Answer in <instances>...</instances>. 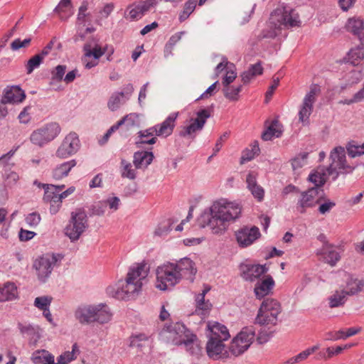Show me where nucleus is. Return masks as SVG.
Returning a JSON list of instances; mask_svg holds the SVG:
<instances>
[{"instance_id":"1","label":"nucleus","mask_w":364,"mask_h":364,"mask_svg":"<svg viewBox=\"0 0 364 364\" xmlns=\"http://www.w3.org/2000/svg\"><path fill=\"white\" fill-rule=\"evenodd\" d=\"M242 208L235 201L220 199L215 201L198 218V224L202 228H208L213 234L222 235L228 228L230 223L240 217Z\"/></svg>"},{"instance_id":"2","label":"nucleus","mask_w":364,"mask_h":364,"mask_svg":"<svg viewBox=\"0 0 364 364\" xmlns=\"http://www.w3.org/2000/svg\"><path fill=\"white\" fill-rule=\"evenodd\" d=\"M149 272V267L146 263H137L132 266L125 278L114 285H110L106 289L107 294L115 299L125 300L134 298L141 291L143 281L145 280Z\"/></svg>"},{"instance_id":"3","label":"nucleus","mask_w":364,"mask_h":364,"mask_svg":"<svg viewBox=\"0 0 364 364\" xmlns=\"http://www.w3.org/2000/svg\"><path fill=\"white\" fill-rule=\"evenodd\" d=\"M161 336L173 345L183 344L186 350L196 359L202 355V347L197 336L181 322L171 323L165 326Z\"/></svg>"},{"instance_id":"4","label":"nucleus","mask_w":364,"mask_h":364,"mask_svg":"<svg viewBox=\"0 0 364 364\" xmlns=\"http://www.w3.org/2000/svg\"><path fill=\"white\" fill-rule=\"evenodd\" d=\"M282 312L280 303L272 298L264 299L259 309L255 318V323L261 326L275 325L278 321V316Z\"/></svg>"},{"instance_id":"5","label":"nucleus","mask_w":364,"mask_h":364,"mask_svg":"<svg viewBox=\"0 0 364 364\" xmlns=\"http://www.w3.org/2000/svg\"><path fill=\"white\" fill-rule=\"evenodd\" d=\"M270 23L275 28L300 26L301 20L298 12L289 6L278 7L273 11L269 18Z\"/></svg>"},{"instance_id":"6","label":"nucleus","mask_w":364,"mask_h":364,"mask_svg":"<svg viewBox=\"0 0 364 364\" xmlns=\"http://www.w3.org/2000/svg\"><path fill=\"white\" fill-rule=\"evenodd\" d=\"M329 159L331 163L326 168L333 180L336 179L341 173L350 172L353 169L347 162L346 149L341 146H336L331 151Z\"/></svg>"},{"instance_id":"7","label":"nucleus","mask_w":364,"mask_h":364,"mask_svg":"<svg viewBox=\"0 0 364 364\" xmlns=\"http://www.w3.org/2000/svg\"><path fill=\"white\" fill-rule=\"evenodd\" d=\"M156 287L160 290H166L178 284L181 279L174 263L167 262L157 267Z\"/></svg>"},{"instance_id":"8","label":"nucleus","mask_w":364,"mask_h":364,"mask_svg":"<svg viewBox=\"0 0 364 364\" xmlns=\"http://www.w3.org/2000/svg\"><path fill=\"white\" fill-rule=\"evenodd\" d=\"M61 128L57 122L47 123L35 129L30 136L31 142L38 147H43L54 140L60 133Z\"/></svg>"},{"instance_id":"9","label":"nucleus","mask_w":364,"mask_h":364,"mask_svg":"<svg viewBox=\"0 0 364 364\" xmlns=\"http://www.w3.org/2000/svg\"><path fill=\"white\" fill-rule=\"evenodd\" d=\"M255 338V331L253 326L243 328L232 341L230 346V352L235 356L242 354L250 348Z\"/></svg>"},{"instance_id":"10","label":"nucleus","mask_w":364,"mask_h":364,"mask_svg":"<svg viewBox=\"0 0 364 364\" xmlns=\"http://www.w3.org/2000/svg\"><path fill=\"white\" fill-rule=\"evenodd\" d=\"M87 227V216L86 213L84 211L73 212L70 220L65 228V233L71 241H76Z\"/></svg>"},{"instance_id":"11","label":"nucleus","mask_w":364,"mask_h":364,"mask_svg":"<svg viewBox=\"0 0 364 364\" xmlns=\"http://www.w3.org/2000/svg\"><path fill=\"white\" fill-rule=\"evenodd\" d=\"M61 257L58 255L46 254L36 259L33 262L38 279L45 282L50 276L54 267Z\"/></svg>"},{"instance_id":"12","label":"nucleus","mask_w":364,"mask_h":364,"mask_svg":"<svg viewBox=\"0 0 364 364\" xmlns=\"http://www.w3.org/2000/svg\"><path fill=\"white\" fill-rule=\"evenodd\" d=\"M323 191L318 188H311L301 192L297 202V208L301 213H304L306 208H312L321 203L323 199Z\"/></svg>"},{"instance_id":"13","label":"nucleus","mask_w":364,"mask_h":364,"mask_svg":"<svg viewBox=\"0 0 364 364\" xmlns=\"http://www.w3.org/2000/svg\"><path fill=\"white\" fill-rule=\"evenodd\" d=\"M80 143L78 136L75 132H70L62 141L55 151V156L59 159H66L75 154L80 149Z\"/></svg>"},{"instance_id":"14","label":"nucleus","mask_w":364,"mask_h":364,"mask_svg":"<svg viewBox=\"0 0 364 364\" xmlns=\"http://www.w3.org/2000/svg\"><path fill=\"white\" fill-rule=\"evenodd\" d=\"M343 250L340 246H335L329 243H325L321 248L317 250L316 255L320 256V259L329 264L331 267L336 265L341 258Z\"/></svg>"},{"instance_id":"15","label":"nucleus","mask_w":364,"mask_h":364,"mask_svg":"<svg viewBox=\"0 0 364 364\" xmlns=\"http://www.w3.org/2000/svg\"><path fill=\"white\" fill-rule=\"evenodd\" d=\"M210 117V111L207 109H203L198 111L195 119H191L190 124L184 126L181 131L180 135L182 136H192L196 132L201 130L206 120Z\"/></svg>"},{"instance_id":"16","label":"nucleus","mask_w":364,"mask_h":364,"mask_svg":"<svg viewBox=\"0 0 364 364\" xmlns=\"http://www.w3.org/2000/svg\"><path fill=\"white\" fill-rule=\"evenodd\" d=\"M261 234L256 226L243 227L235 232L236 240L240 247H247L253 244Z\"/></svg>"},{"instance_id":"17","label":"nucleus","mask_w":364,"mask_h":364,"mask_svg":"<svg viewBox=\"0 0 364 364\" xmlns=\"http://www.w3.org/2000/svg\"><path fill=\"white\" fill-rule=\"evenodd\" d=\"M180 279H186L193 281L194 276L197 272L195 263L189 258L184 257L176 263H174Z\"/></svg>"},{"instance_id":"18","label":"nucleus","mask_w":364,"mask_h":364,"mask_svg":"<svg viewBox=\"0 0 364 364\" xmlns=\"http://www.w3.org/2000/svg\"><path fill=\"white\" fill-rule=\"evenodd\" d=\"M225 341L209 338L206 344V352L209 358L218 360L228 356V351L223 343Z\"/></svg>"},{"instance_id":"19","label":"nucleus","mask_w":364,"mask_h":364,"mask_svg":"<svg viewBox=\"0 0 364 364\" xmlns=\"http://www.w3.org/2000/svg\"><path fill=\"white\" fill-rule=\"evenodd\" d=\"M178 112H173L161 124L154 126L156 128V136L167 137L170 136L175 127Z\"/></svg>"},{"instance_id":"20","label":"nucleus","mask_w":364,"mask_h":364,"mask_svg":"<svg viewBox=\"0 0 364 364\" xmlns=\"http://www.w3.org/2000/svg\"><path fill=\"white\" fill-rule=\"evenodd\" d=\"M209 338L228 340L230 333L227 327L217 321H208L207 323Z\"/></svg>"},{"instance_id":"21","label":"nucleus","mask_w":364,"mask_h":364,"mask_svg":"<svg viewBox=\"0 0 364 364\" xmlns=\"http://www.w3.org/2000/svg\"><path fill=\"white\" fill-rule=\"evenodd\" d=\"M25 97L23 90L18 86H12L4 90L1 102L3 104L18 103L23 102Z\"/></svg>"},{"instance_id":"22","label":"nucleus","mask_w":364,"mask_h":364,"mask_svg":"<svg viewBox=\"0 0 364 364\" xmlns=\"http://www.w3.org/2000/svg\"><path fill=\"white\" fill-rule=\"evenodd\" d=\"M267 269L261 264H245L242 267V275L247 281L253 282L266 273Z\"/></svg>"},{"instance_id":"23","label":"nucleus","mask_w":364,"mask_h":364,"mask_svg":"<svg viewBox=\"0 0 364 364\" xmlns=\"http://www.w3.org/2000/svg\"><path fill=\"white\" fill-rule=\"evenodd\" d=\"M246 183L247 188L251 192L253 197L258 202L262 201L264 197V190L257 183V175L254 172L248 173L246 178Z\"/></svg>"},{"instance_id":"24","label":"nucleus","mask_w":364,"mask_h":364,"mask_svg":"<svg viewBox=\"0 0 364 364\" xmlns=\"http://www.w3.org/2000/svg\"><path fill=\"white\" fill-rule=\"evenodd\" d=\"M210 291L209 287H206L203 290L202 293L198 294L196 296V314L200 316H205L209 314L212 308V304L209 300L205 299V294Z\"/></svg>"},{"instance_id":"25","label":"nucleus","mask_w":364,"mask_h":364,"mask_svg":"<svg viewBox=\"0 0 364 364\" xmlns=\"http://www.w3.org/2000/svg\"><path fill=\"white\" fill-rule=\"evenodd\" d=\"M274 286V281L271 276L266 277L264 279L258 281L255 287V294L257 299H261L268 295Z\"/></svg>"},{"instance_id":"26","label":"nucleus","mask_w":364,"mask_h":364,"mask_svg":"<svg viewBox=\"0 0 364 364\" xmlns=\"http://www.w3.org/2000/svg\"><path fill=\"white\" fill-rule=\"evenodd\" d=\"M95 305H87L78 307L75 312L76 319L82 324L94 322Z\"/></svg>"},{"instance_id":"27","label":"nucleus","mask_w":364,"mask_h":364,"mask_svg":"<svg viewBox=\"0 0 364 364\" xmlns=\"http://www.w3.org/2000/svg\"><path fill=\"white\" fill-rule=\"evenodd\" d=\"M364 282L353 275L346 274V286L342 288L348 294L353 296L361 291Z\"/></svg>"},{"instance_id":"28","label":"nucleus","mask_w":364,"mask_h":364,"mask_svg":"<svg viewBox=\"0 0 364 364\" xmlns=\"http://www.w3.org/2000/svg\"><path fill=\"white\" fill-rule=\"evenodd\" d=\"M331 176L328 169L323 166L318 167L314 172L309 176V180L313 183L316 187H321Z\"/></svg>"},{"instance_id":"29","label":"nucleus","mask_w":364,"mask_h":364,"mask_svg":"<svg viewBox=\"0 0 364 364\" xmlns=\"http://www.w3.org/2000/svg\"><path fill=\"white\" fill-rule=\"evenodd\" d=\"M76 164V161L73 159L57 165L52 171V177L55 180L64 178L68 176L70 171Z\"/></svg>"},{"instance_id":"30","label":"nucleus","mask_w":364,"mask_h":364,"mask_svg":"<svg viewBox=\"0 0 364 364\" xmlns=\"http://www.w3.org/2000/svg\"><path fill=\"white\" fill-rule=\"evenodd\" d=\"M283 127L278 119H273L267 127V129L263 132L262 137L264 141L272 140L274 137H279L283 132Z\"/></svg>"},{"instance_id":"31","label":"nucleus","mask_w":364,"mask_h":364,"mask_svg":"<svg viewBox=\"0 0 364 364\" xmlns=\"http://www.w3.org/2000/svg\"><path fill=\"white\" fill-rule=\"evenodd\" d=\"M42 186L45 189V193L43 196L45 201L49 202L50 203H60V200H58V197L60 192L65 188L64 185L55 186L52 184H43Z\"/></svg>"},{"instance_id":"32","label":"nucleus","mask_w":364,"mask_h":364,"mask_svg":"<svg viewBox=\"0 0 364 364\" xmlns=\"http://www.w3.org/2000/svg\"><path fill=\"white\" fill-rule=\"evenodd\" d=\"M94 322L106 323L109 322L112 316L109 308L105 304L95 305Z\"/></svg>"},{"instance_id":"33","label":"nucleus","mask_w":364,"mask_h":364,"mask_svg":"<svg viewBox=\"0 0 364 364\" xmlns=\"http://www.w3.org/2000/svg\"><path fill=\"white\" fill-rule=\"evenodd\" d=\"M34 364H54L55 357L46 350H35L31 357Z\"/></svg>"},{"instance_id":"34","label":"nucleus","mask_w":364,"mask_h":364,"mask_svg":"<svg viewBox=\"0 0 364 364\" xmlns=\"http://www.w3.org/2000/svg\"><path fill=\"white\" fill-rule=\"evenodd\" d=\"M154 155L149 151H138L134 155V166L136 168H146L153 161Z\"/></svg>"},{"instance_id":"35","label":"nucleus","mask_w":364,"mask_h":364,"mask_svg":"<svg viewBox=\"0 0 364 364\" xmlns=\"http://www.w3.org/2000/svg\"><path fill=\"white\" fill-rule=\"evenodd\" d=\"M17 288L14 283L7 282L0 285V302L12 300L17 297Z\"/></svg>"},{"instance_id":"36","label":"nucleus","mask_w":364,"mask_h":364,"mask_svg":"<svg viewBox=\"0 0 364 364\" xmlns=\"http://www.w3.org/2000/svg\"><path fill=\"white\" fill-rule=\"evenodd\" d=\"M139 140L136 144H154L156 142V128L149 127L145 130H141L139 133Z\"/></svg>"},{"instance_id":"37","label":"nucleus","mask_w":364,"mask_h":364,"mask_svg":"<svg viewBox=\"0 0 364 364\" xmlns=\"http://www.w3.org/2000/svg\"><path fill=\"white\" fill-rule=\"evenodd\" d=\"M346 27L348 31L360 38L364 29V21L360 17H353L348 20Z\"/></svg>"},{"instance_id":"38","label":"nucleus","mask_w":364,"mask_h":364,"mask_svg":"<svg viewBox=\"0 0 364 364\" xmlns=\"http://www.w3.org/2000/svg\"><path fill=\"white\" fill-rule=\"evenodd\" d=\"M348 296V294L343 289L335 291L328 298L329 306L335 308L343 305L347 300Z\"/></svg>"},{"instance_id":"39","label":"nucleus","mask_w":364,"mask_h":364,"mask_svg":"<svg viewBox=\"0 0 364 364\" xmlns=\"http://www.w3.org/2000/svg\"><path fill=\"white\" fill-rule=\"evenodd\" d=\"M71 0H61L55 7L54 11L61 19H67L73 14Z\"/></svg>"},{"instance_id":"40","label":"nucleus","mask_w":364,"mask_h":364,"mask_svg":"<svg viewBox=\"0 0 364 364\" xmlns=\"http://www.w3.org/2000/svg\"><path fill=\"white\" fill-rule=\"evenodd\" d=\"M17 327L21 334L23 336L29 337H33L36 336L37 337H39L41 328L38 326H34L26 322H19L18 323Z\"/></svg>"},{"instance_id":"41","label":"nucleus","mask_w":364,"mask_h":364,"mask_svg":"<svg viewBox=\"0 0 364 364\" xmlns=\"http://www.w3.org/2000/svg\"><path fill=\"white\" fill-rule=\"evenodd\" d=\"M149 335L144 333L133 334L129 338V346L141 348L149 344Z\"/></svg>"},{"instance_id":"42","label":"nucleus","mask_w":364,"mask_h":364,"mask_svg":"<svg viewBox=\"0 0 364 364\" xmlns=\"http://www.w3.org/2000/svg\"><path fill=\"white\" fill-rule=\"evenodd\" d=\"M320 348L319 345H315L311 348H306V350L301 351L296 355L290 358L287 360V364H297L305 360H306L309 355L313 354Z\"/></svg>"},{"instance_id":"43","label":"nucleus","mask_w":364,"mask_h":364,"mask_svg":"<svg viewBox=\"0 0 364 364\" xmlns=\"http://www.w3.org/2000/svg\"><path fill=\"white\" fill-rule=\"evenodd\" d=\"M79 353V348L76 343L72 346L71 351H66L61 354L57 358V363L54 362V364H68L71 361L74 360L77 358V355Z\"/></svg>"},{"instance_id":"44","label":"nucleus","mask_w":364,"mask_h":364,"mask_svg":"<svg viewBox=\"0 0 364 364\" xmlns=\"http://www.w3.org/2000/svg\"><path fill=\"white\" fill-rule=\"evenodd\" d=\"M91 14L88 12V2L84 1L78 10L77 23L84 26L86 22L91 21Z\"/></svg>"},{"instance_id":"45","label":"nucleus","mask_w":364,"mask_h":364,"mask_svg":"<svg viewBox=\"0 0 364 364\" xmlns=\"http://www.w3.org/2000/svg\"><path fill=\"white\" fill-rule=\"evenodd\" d=\"M348 156L355 158L364 155V144H358L355 141L348 142L346 147Z\"/></svg>"},{"instance_id":"46","label":"nucleus","mask_w":364,"mask_h":364,"mask_svg":"<svg viewBox=\"0 0 364 364\" xmlns=\"http://www.w3.org/2000/svg\"><path fill=\"white\" fill-rule=\"evenodd\" d=\"M130 162L122 159L121 161V175L123 178L134 180L136 178V168Z\"/></svg>"},{"instance_id":"47","label":"nucleus","mask_w":364,"mask_h":364,"mask_svg":"<svg viewBox=\"0 0 364 364\" xmlns=\"http://www.w3.org/2000/svg\"><path fill=\"white\" fill-rule=\"evenodd\" d=\"M320 92L321 88L318 85H311L309 92L305 95L302 102L314 107V104Z\"/></svg>"},{"instance_id":"48","label":"nucleus","mask_w":364,"mask_h":364,"mask_svg":"<svg viewBox=\"0 0 364 364\" xmlns=\"http://www.w3.org/2000/svg\"><path fill=\"white\" fill-rule=\"evenodd\" d=\"M363 58L364 51L360 47L351 49L348 53V60L353 65H358Z\"/></svg>"},{"instance_id":"49","label":"nucleus","mask_w":364,"mask_h":364,"mask_svg":"<svg viewBox=\"0 0 364 364\" xmlns=\"http://www.w3.org/2000/svg\"><path fill=\"white\" fill-rule=\"evenodd\" d=\"M259 144L257 141H255L250 145V149H246L243 152L241 157L242 163L245 161H251L259 153Z\"/></svg>"},{"instance_id":"50","label":"nucleus","mask_w":364,"mask_h":364,"mask_svg":"<svg viewBox=\"0 0 364 364\" xmlns=\"http://www.w3.org/2000/svg\"><path fill=\"white\" fill-rule=\"evenodd\" d=\"M363 73L361 71L353 70L350 72L347 77V82L341 86V90H343L348 86L358 83L363 78Z\"/></svg>"},{"instance_id":"51","label":"nucleus","mask_w":364,"mask_h":364,"mask_svg":"<svg viewBox=\"0 0 364 364\" xmlns=\"http://www.w3.org/2000/svg\"><path fill=\"white\" fill-rule=\"evenodd\" d=\"M197 4V0H188L183 6V11L179 15V21L181 22L186 20L189 16L193 12Z\"/></svg>"},{"instance_id":"52","label":"nucleus","mask_w":364,"mask_h":364,"mask_svg":"<svg viewBox=\"0 0 364 364\" xmlns=\"http://www.w3.org/2000/svg\"><path fill=\"white\" fill-rule=\"evenodd\" d=\"M139 119V115L136 113H130L129 114H127L124 116L122 119L118 121L116 123V125H117V127L119 128L120 126L122 124H125L127 128L129 129L130 127H134Z\"/></svg>"},{"instance_id":"53","label":"nucleus","mask_w":364,"mask_h":364,"mask_svg":"<svg viewBox=\"0 0 364 364\" xmlns=\"http://www.w3.org/2000/svg\"><path fill=\"white\" fill-rule=\"evenodd\" d=\"M241 89H242L241 85L235 87L233 85L230 86L229 85L227 86H224L223 93H224L225 97L227 99H228L230 100L236 101L238 100V95H239L240 92L241 91Z\"/></svg>"},{"instance_id":"54","label":"nucleus","mask_w":364,"mask_h":364,"mask_svg":"<svg viewBox=\"0 0 364 364\" xmlns=\"http://www.w3.org/2000/svg\"><path fill=\"white\" fill-rule=\"evenodd\" d=\"M314 107L302 102L299 112V120L303 124L309 122V117L313 112Z\"/></svg>"},{"instance_id":"55","label":"nucleus","mask_w":364,"mask_h":364,"mask_svg":"<svg viewBox=\"0 0 364 364\" xmlns=\"http://www.w3.org/2000/svg\"><path fill=\"white\" fill-rule=\"evenodd\" d=\"M124 97V92L114 93L109 98L107 106L112 111L117 110L122 103V99Z\"/></svg>"},{"instance_id":"56","label":"nucleus","mask_w":364,"mask_h":364,"mask_svg":"<svg viewBox=\"0 0 364 364\" xmlns=\"http://www.w3.org/2000/svg\"><path fill=\"white\" fill-rule=\"evenodd\" d=\"M350 346H351V345H349V346L345 345L344 346H338L336 347H329V348H326V353L320 352L319 355L322 358L329 359L334 355L340 354L343 351V350H344L348 347H350Z\"/></svg>"},{"instance_id":"57","label":"nucleus","mask_w":364,"mask_h":364,"mask_svg":"<svg viewBox=\"0 0 364 364\" xmlns=\"http://www.w3.org/2000/svg\"><path fill=\"white\" fill-rule=\"evenodd\" d=\"M364 100V85L363 87L358 90L356 93L354 94L352 98L345 99L340 100L338 103L340 105H350L355 103H358Z\"/></svg>"},{"instance_id":"58","label":"nucleus","mask_w":364,"mask_h":364,"mask_svg":"<svg viewBox=\"0 0 364 364\" xmlns=\"http://www.w3.org/2000/svg\"><path fill=\"white\" fill-rule=\"evenodd\" d=\"M85 55L86 58L93 56L95 60H98L105 53V49H102L99 46H95L93 49L90 48V46H85L84 47Z\"/></svg>"},{"instance_id":"59","label":"nucleus","mask_w":364,"mask_h":364,"mask_svg":"<svg viewBox=\"0 0 364 364\" xmlns=\"http://www.w3.org/2000/svg\"><path fill=\"white\" fill-rule=\"evenodd\" d=\"M308 153H302L296 156L291 161L294 171H296L307 164Z\"/></svg>"},{"instance_id":"60","label":"nucleus","mask_w":364,"mask_h":364,"mask_svg":"<svg viewBox=\"0 0 364 364\" xmlns=\"http://www.w3.org/2000/svg\"><path fill=\"white\" fill-rule=\"evenodd\" d=\"M14 154V151H10L0 157V168H2L4 172L10 171L11 168L14 166V164L10 162Z\"/></svg>"},{"instance_id":"61","label":"nucleus","mask_w":364,"mask_h":364,"mask_svg":"<svg viewBox=\"0 0 364 364\" xmlns=\"http://www.w3.org/2000/svg\"><path fill=\"white\" fill-rule=\"evenodd\" d=\"M42 62L41 56L37 54L31 58L26 65L27 74H31L35 69L38 68Z\"/></svg>"},{"instance_id":"62","label":"nucleus","mask_w":364,"mask_h":364,"mask_svg":"<svg viewBox=\"0 0 364 364\" xmlns=\"http://www.w3.org/2000/svg\"><path fill=\"white\" fill-rule=\"evenodd\" d=\"M52 301V297L48 296H38L35 299L34 306L41 310L49 308Z\"/></svg>"},{"instance_id":"63","label":"nucleus","mask_w":364,"mask_h":364,"mask_svg":"<svg viewBox=\"0 0 364 364\" xmlns=\"http://www.w3.org/2000/svg\"><path fill=\"white\" fill-rule=\"evenodd\" d=\"M66 71V66L59 65L51 71V80L60 82Z\"/></svg>"},{"instance_id":"64","label":"nucleus","mask_w":364,"mask_h":364,"mask_svg":"<svg viewBox=\"0 0 364 364\" xmlns=\"http://www.w3.org/2000/svg\"><path fill=\"white\" fill-rule=\"evenodd\" d=\"M25 220H26V223H27V225L30 228H33L37 227L39 225V223L41 220V218L38 213L33 212V213H29L26 217Z\"/></svg>"}]
</instances>
